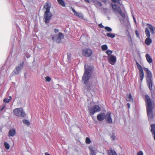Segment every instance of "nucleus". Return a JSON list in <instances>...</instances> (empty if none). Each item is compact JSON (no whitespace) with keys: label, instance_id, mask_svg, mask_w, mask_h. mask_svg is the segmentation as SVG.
I'll return each instance as SVG.
<instances>
[{"label":"nucleus","instance_id":"obj_1","mask_svg":"<svg viewBox=\"0 0 155 155\" xmlns=\"http://www.w3.org/2000/svg\"><path fill=\"white\" fill-rule=\"evenodd\" d=\"M145 101L146 104L147 112L149 121L152 120L154 117L153 109L154 107V102L152 100L147 94L145 95Z\"/></svg>","mask_w":155,"mask_h":155},{"label":"nucleus","instance_id":"obj_2","mask_svg":"<svg viewBox=\"0 0 155 155\" xmlns=\"http://www.w3.org/2000/svg\"><path fill=\"white\" fill-rule=\"evenodd\" d=\"M144 69L147 72V76L146 77L147 81L148 87L151 92L152 96L153 97V95H155V94L152 91L153 90V83L151 79L152 77V74L148 68H144Z\"/></svg>","mask_w":155,"mask_h":155},{"label":"nucleus","instance_id":"obj_3","mask_svg":"<svg viewBox=\"0 0 155 155\" xmlns=\"http://www.w3.org/2000/svg\"><path fill=\"white\" fill-rule=\"evenodd\" d=\"M13 112L15 116L19 117H24L26 115L24 110L21 107L14 109Z\"/></svg>","mask_w":155,"mask_h":155},{"label":"nucleus","instance_id":"obj_4","mask_svg":"<svg viewBox=\"0 0 155 155\" xmlns=\"http://www.w3.org/2000/svg\"><path fill=\"white\" fill-rule=\"evenodd\" d=\"M83 76L82 81H84V83L87 85L88 82L90 78L91 77V74L89 70L85 69Z\"/></svg>","mask_w":155,"mask_h":155},{"label":"nucleus","instance_id":"obj_5","mask_svg":"<svg viewBox=\"0 0 155 155\" xmlns=\"http://www.w3.org/2000/svg\"><path fill=\"white\" fill-rule=\"evenodd\" d=\"M101 110L100 107L97 105L92 107H89L88 110L89 113L91 115L94 114L95 113L99 112Z\"/></svg>","mask_w":155,"mask_h":155},{"label":"nucleus","instance_id":"obj_6","mask_svg":"<svg viewBox=\"0 0 155 155\" xmlns=\"http://www.w3.org/2000/svg\"><path fill=\"white\" fill-rule=\"evenodd\" d=\"M64 37L63 34L62 33L60 32L58 36L55 35H53L51 38L53 41L55 40L57 43H60L61 42V39L63 38Z\"/></svg>","mask_w":155,"mask_h":155},{"label":"nucleus","instance_id":"obj_7","mask_svg":"<svg viewBox=\"0 0 155 155\" xmlns=\"http://www.w3.org/2000/svg\"><path fill=\"white\" fill-rule=\"evenodd\" d=\"M136 65L137 68L139 70V80H140V83H142L144 77V74L143 71L142 66L139 64L137 62L136 63Z\"/></svg>","mask_w":155,"mask_h":155},{"label":"nucleus","instance_id":"obj_8","mask_svg":"<svg viewBox=\"0 0 155 155\" xmlns=\"http://www.w3.org/2000/svg\"><path fill=\"white\" fill-rule=\"evenodd\" d=\"M145 32L146 36L147 38H146L145 43L147 45H149L152 43V40L150 38V34L148 28H145Z\"/></svg>","mask_w":155,"mask_h":155},{"label":"nucleus","instance_id":"obj_9","mask_svg":"<svg viewBox=\"0 0 155 155\" xmlns=\"http://www.w3.org/2000/svg\"><path fill=\"white\" fill-rule=\"evenodd\" d=\"M112 7L115 12L118 13L122 17H125V14L122 12L120 6L114 4L112 5Z\"/></svg>","mask_w":155,"mask_h":155},{"label":"nucleus","instance_id":"obj_10","mask_svg":"<svg viewBox=\"0 0 155 155\" xmlns=\"http://www.w3.org/2000/svg\"><path fill=\"white\" fill-rule=\"evenodd\" d=\"M52 14L50 11H45L44 15V21L46 24L49 23L50 20L51 19Z\"/></svg>","mask_w":155,"mask_h":155},{"label":"nucleus","instance_id":"obj_11","mask_svg":"<svg viewBox=\"0 0 155 155\" xmlns=\"http://www.w3.org/2000/svg\"><path fill=\"white\" fill-rule=\"evenodd\" d=\"M82 53L84 56L86 57H88L91 55L92 54V50L90 49L85 48L83 50Z\"/></svg>","mask_w":155,"mask_h":155},{"label":"nucleus","instance_id":"obj_12","mask_svg":"<svg viewBox=\"0 0 155 155\" xmlns=\"http://www.w3.org/2000/svg\"><path fill=\"white\" fill-rule=\"evenodd\" d=\"M108 61L112 65H114L116 62V57L114 55H111L107 56Z\"/></svg>","mask_w":155,"mask_h":155},{"label":"nucleus","instance_id":"obj_13","mask_svg":"<svg viewBox=\"0 0 155 155\" xmlns=\"http://www.w3.org/2000/svg\"><path fill=\"white\" fill-rule=\"evenodd\" d=\"M24 62H23L22 64H19L16 68V70H14L12 72L13 75L18 74L21 69L23 67Z\"/></svg>","mask_w":155,"mask_h":155},{"label":"nucleus","instance_id":"obj_14","mask_svg":"<svg viewBox=\"0 0 155 155\" xmlns=\"http://www.w3.org/2000/svg\"><path fill=\"white\" fill-rule=\"evenodd\" d=\"M111 113L108 112L105 114V120L106 122L109 124L112 123V119L111 116Z\"/></svg>","mask_w":155,"mask_h":155},{"label":"nucleus","instance_id":"obj_15","mask_svg":"<svg viewBox=\"0 0 155 155\" xmlns=\"http://www.w3.org/2000/svg\"><path fill=\"white\" fill-rule=\"evenodd\" d=\"M105 114L104 113H100L98 114L97 116V119L98 121H103L105 118Z\"/></svg>","mask_w":155,"mask_h":155},{"label":"nucleus","instance_id":"obj_16","mask_svg":"<svg viewBox=\"0 0 155 155\" xmlns=\"http://www.w3.org/2000/svg\"><path fill=\"white\" fill-rule=\"evenodd\" d=\"M147 26L150 29L151 34H154L155 33V28L154 27L149 24H147Z\"/></svg>","mask_w":155,"mask_h":155},{"label":"nucleus","instance_id":"obj_17","mask_svg":"<svg viewBox=\"0 0 155 155\" xmlns=\"http://www.w3.org/2000/svg\"><path fill=\"white\" fill-rule=\"evenodd\" d=\"M44 8H45L46 11H50L51 8V5L50 3L48 2H46L44 5Z\"/></svg>","mask_w":155,"mask_h":155},{"label":"nucleus","instance_id":"obj_18","mask_svg":"<svg viewBox=\"0 0 155 155\" xmlns=\"http://www.w3.org/2000/svg\"><path fill=\"white\" fill-rule=\"evenodd\" d=\"M151 127L150 131L154 136V138L155 140V124H153L150 125Z\"/></svg>","mask_w":155,"mask_h":155},{"label":"nucleus","instance_id":"obj_19","mask_svg":"<svg viewBox=\"0 0 155 155\" xmlns=\"http://www.w3.org/2000/svg\"><path fill=\"white\" fill-rule=\"evenodd\" d=\"M72 11L74 13V15H75L77 16V17H79L80 18H83V15L81 13H79L76 12L74 10V9L73 8H72Z\"/></svg>","mask_w":155,"mask_h":155},{"label":"nucleus","instance_id":"obj_20","mask_svg":"<svg viewBox=\"0 0 155 155\" xmlns=\"http://www.w3.org/2000/svg\"><path fill=\"white\" fill-rule=\"evenodd\" d=\"M16 134V131L15 129H12L9 131L8 136L9 137H13Z\"/></svg>","mask_w":155,"mask_h":155},{"label":"nucleus","instance_id":"obj_21","mask_svg":"<svg viewBox=\"0 0 155 155\" xmlns=\"http://www.w3.org/2000/svg\"><path fill=\"white\" fill-rule=\"evenodd\" d=\"M145 57L147 61L149 63H151L153 62V60L150 56L148 54H146Z\"/></svg>","mask_w":155,"mask_h":155},{"label":"nucleus","instance_id":"obj_22","mask_svg":"<svg viewBox=\"0 0 155 155\" xmlns=\"http://www.w3.org/2000/svg\"><path fill=\"white\" fill-rule=\"evenodd\" d=\"M93 2L94 3V5L95 6H101L102 5V4L97 0H94L93 1Z\"/></svg>","mask_w":155,"mask_h":155},{"label":"nucleus","instance_id":"obj_23","mask_svg":"<svg viewBox=\"0 0 155 155\" xmlns=\"http://www.w3.org/2000/svg\"><path fill=\"white\" fill-rule=\"evenodd\" d=\"M108 155H117L116 152L114 150L111 149L107 151Z\"/></svg>","mask_w":155,"mask_h":155},{"label":"nucleus","instance_id":"obj_24","mask_svg":"<svg viewBox=\"0 0 155 155\" xmlns=\"http://www.w3.org/2000/svg\"><path fill=\"white\" fill-rule=\"evenodd\" d=\"M126 100L127 102L131 101H133V99L131 94H129L128 97L126 99Z\"/></svg>","mask_w":155,"mask_h":155},{"label":"nucleus","instance_id":"obj_25","mask_svg":"<svg viewBox=\"0 0 155 155\" xmlns=\"http://www.w3.org/2000/svg\"><path fill=\"white\" fill-rule=\"evenodd\" d=\"M88 148L91 152V155H94L95 154V151L93 149V147L91 146H89L88 147Z\"/></svg>","mask_w":155,"mask_h":155},{"label":"nucleus","instance_id":"obj_26","mask_svg":"<svg viewBox=\"0 0 155 155\" xmlns=\"http://www.w3.org/2000/svg\"><path fill=\"white\" fill-rule=\"evenodd\" d=\"M58 3L63 7H65V2L63 0H58Z\"/></svg>","mask_w":155,"mask_h":155},{"label":"nucleus","instance_id":"obj_27","mask_svg":"<svg viewBox=\"0 0 155 155\" xmlns=\"http://www.w3.org/2000/svg\"><path fill=\"white\" fill-rule=\"evenodd\" d=\"M12 100V97L11 96L9 97V99L5 98L3 100L4 103H8Z\"/></svg>","mask_w":155,"mask_h":155},{"label":"nucleus","instance_id":"obj_28","mask_svg":"<svg viewBox=\"0 0 155 155\" xmlns=\"http://www.w3.org/2000/svg\"><path fill=\"white\" fill-rule=\"evenodd\" d=\"M106 35L108 37H110L111 38H113L115 36V34H114L107 33Z\"/></svg>","mask_w":155,"mask_h":155},{"label":"nucleus","instance_id":"obj_29","mask_svg":"<svg viewBox=\"0 0 155 155\" xmlns=\"http://www.w3.org/2000/svg\"><path fill=\"white\" fill-rule=\"evenodd\" d=\"M107 46L106 45H103L101 46V49L103 51L107 50Z\"/></svg>","mask_w":155,"mask_h":155},{"label":"nucleus","instance_id":"obj_30","mask_svg":"<svg viewBox=\"0 0 155 155\" xmlns=\"http://www.w3.org/2000/svg\"><path fill=\"white\" fill-rule=\"evenodd\" d=\"M22 122L24 124L27 125H29L30 124L29 122L27 120L24 119L23 120Z\"/></svg>","mask_w":155,"mask_h":155},{"label":"nucleus","instance_id":"obj_31","mask_svg":"<svg viewBox=\"0 0 155 155\" xmlns=\"http://www.w3.org/2000/svg\"><path fill=\"white\" fill-rule=\"evenodd\" d=\"M4 145L6 149L8 150L9 149V145L7 142H5L4 143Z\"/></svg>","mask_w":155,"mask_h":155},{"label":"nucleus","instance_id":"obj_32","mask_svg":"<svg viewBox=\"0 0 155 155\" xmlns=\"http://www.w3.org/2000/svg\"><path fill=\"white\" fill-rule=\"evenodd\" d=\"M85 142L87 144H89L91 143V140L89 137H87L86 138Z\"/></svg>","mask_w":155,"mask_h":155},{"label":"nucleus","instance_id":"obj_33","mask_svg":"<svg viewBox=\"0 0 155 155\" xmlns=\"http://www.w3.org/2000/svg\"><path fill=\"white\" fill-rule=\"evenodd\" d=\"M112 53V51L110 50H107L106 51V53L108 55V56H110Z\"/></svg>","mask_w":155,"mask_h":155},{"label":"nucleus","instance_id":"obj_34","mask_svg":"<svg viewBox=\"0 0 155 155\" xmlns=\"http://www.w3.org/2000/svg\"><path fill=\"white\" fill-rule=\"evenodd\" d=\"M104 28L107 31L110 32L112 31V29L109 27L106 26L104 27Z\"/></svg>","mask_w":155,"mask_h":155},{"label":"nucleus","instance_id":"obj_35","mask_svg":"<svg viewBox=\"0 0 155 155\" xmlns=\"http://www.w3.org/2000/svg\"><path fill=\"white\" fill-rule=\"evenodd\" d=\"M45 79H46V81H48V82L50 81L51 80V79L48 76L46 77L45 78Z\"/></svg>","mask_w":155,"mask_h":155},{"label":"nucleus","instance_id":"obj_36","mask_svg":"<svg viewBox=\"0 0 155 155\" xmlns=\"http://www.w3.org/2000/svg\"><path fill=\"white\" fill-rule=\"evenodd\" d=\"M108 9L107 8H104L102 10L103 12L104 13H106L107 12Z\"/></svg>","mask_w":155,"mask_h":155},{"label":"nucleus","instance_id":"obj_37","mask_svg":"<svg viewBox=\"0 0 155 155\" xmlns=\"http://www.w3.org/2000/svg\"><path fill=\"white\" fill-rule=\"evenodd\" d=\"M114 2H116L117 3L120 4L119 0H111Z\"/></svg>","mask_w":155,"mask_h":155},{"label":"nucleus","instance_id":"obj_38","mask_svg":"<svg viewBox=\"0 0 155 155\" xmlns=\"http://www.w3.org/2000/svg\"><path fill=\"white\" fill-rule=\"evenodd\" d=\"M67 55H68V58L69 60H70L71 58V54L70 53H68L67 54Z\"/></svg>","mask_w":155,"mask_h":155},{"label":"nucleus","instance_id":"obj_39","mask_svg":"<svg viewBox=\"0 0 155 155\" xmlns=\"http://www.w3.org/2000/svg\"><path fill=\"white\" fill-rule=\"evenodd\" d=\"M90 87L91 86H90L88 85H87L86 87V88L87 90H90L91 89Z\"/></svg>","mask_w":155,"mask_h":155},{"label":"nucleus","instance_id":"obj_40","mask_svg":"<svg viewBox=\"0 0 155 155\" xmlns=\"http://www.w3.org/2000/svg\"><path fill=\"white\" fill-rule=\"evenodd\" d=\"M137 155H143V153L142 151H140L137 153Z\"/></svg>","mask_w":155,"mask_h":155},{"label":"nucleus","instance_id":"obj_41","mask_svg":"<svg viewBox=\"0 0 155 155\" xmlns=\"http://www.w3.org/2000/svg\"><path fill=\"white\" fill-rule=\"evenodd\" d=\"M6 106H5V105H4L1 108L0 110V111H1L2 110H3L5 108Z\"/></svg>","mask_w":155,"mask_h":155},{"label":"nucleus","instance_id":"obj_42","mask_svg":"<svg viewBox=\"0 0 155 155\" xmlns=\"http://www.w3.org/2000/svg\"><path fill=\"white\" fill-rule=\"evenodd\" d=\"M135 34L137 37H139V35L137 30H136L135 31Z\"/></svg>","mask_w":155,"mask_h":155},{"label":"nucleus","instance_id":"obj_43","mask_svg":"<svg viewBox=\"0 0 155 155\" xmlns=\"http://www.w3.org/2000/svg\"><path fill=\"white\" fill-rule=\"evenodd\" d=\"M98 26H99V28H104V26L103 25L101 24H99L98 25Z\"/></svg>","mask_w":155,"mask_h":155},{"label":"nucleus","instance_id":"obj_44","mask_svg":"<svg viewBox=\"0 0 155 155\" xmlns=\"http://www.w3.org/2000/svg\"><path fill=\"white\" fill-rule=\"evenodd\" d=\"M54 31L55 33H56L59 31V30L58 29H55Z\"/></svg>","mask_w":155,"mask_h":155},{"label":"nucleus","instance_id":"obj_45","mask_svg":"<svg viewBox=\"0 0 155 155\" xmlns=\"http://www.w3.org/2000/svg\"><path fill=\"white\" fill-rule=\"evenodd\" d=\"M111 138H112L113 140H114L115 138V136H113L111 137Z\"/></svg>","mask_w":155,"mask_h":155},{"label":"nucleus","instance_id":"obj_46","mask_svg":"<svg viewBox=\"0 0 155 155\" xmlns=\"http://www.w3.org/2000/svg\"><path fill=\"white\" fill-rule=\"evenodd\" d=\"M127 107H128V108H130V104L129 103H127Z\"/></svg>","mask_w":155,"mask_h":155},{"label":"nucleus","instance_id":"obj_47","mask_svg":"<svg viewBox=\"0 0 155 155\" xmlns=\"http://www.w3.org/2000/svg\"><path fill=\"white\" fill-rule=\"evenodd\" d=\"M85 2L87 3H90V1L89 0H84Z\"/></svg>","mask_w":155,"mask_h":155},{"label":"nucleus","instance_id":"obj_48","mask_svg":"<svg viewBox=\"0 0 155 155\" xmlns=\"http://www.w3.org/2000/svg\"><path fill=\"white\" fill-rule=\"evenodd\" d=\"M45 155H50V154L47 153H45Z\"/></svg>","mask_w":155,"mask_h":155}]
</instances>
